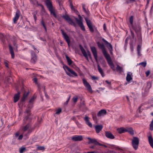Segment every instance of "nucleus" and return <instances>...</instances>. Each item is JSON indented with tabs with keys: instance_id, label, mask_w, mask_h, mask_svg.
Segmentation results:
<instances>
[{
	"instance_id": "nucleus-1",
	"label": "nucleus",
	"mask_w": 153,
	"mask_h": 153,
	"mask_svg": "<svg viewBox=\"0 0 153 153\" xmlns=\"http://www.w3.org/2000/svg\"><path fill=\"white\" fill-rule=\"evenodd\" d=\"M134 20V16H131L129 18L130 24L129 25V27L130 28L131 35L132 38L136 42L137 40L138 42L140 43L142 41V36L140 32V28L138 27V30H137L133 26V22Z\"/></svg>"
},
{
	"instance_id": "nucleus-2",
	"label": "nucleus",
	"mask_w": 153,
	"mask_h": 153,
	"mask_svg": "<svg viewBox=\"0 0 153 153\" xmlns=\"http://www.w3.org/2000/svg\"><path fill=\"white\" fill-rule=\"evenodd\" d=\"M20 129L21 130L23 131L24 132L26 131H27L26 134H24V136H26V137H27V136L29 135L33 130V128L31 127V125L30 124H28L24 126H21ZM23 134H24V132H23V134L20 135V133L19 131H17L14 134L13 137L16 138L18 137L17 140H21L23 137Z\"/></svg>"
},
{
	"instance_id": "nucleus-3",
	"label": "nucleus",
	"mask_w": 153,
	"mask_h": 153,
	"mask_svg": "<svg viewBox=\"0 0 153 153\" xmlns=\"http://www.w3.org/2000/svg\"><path fill=\"white\" fill-rule=\"evenodd\" d=\"M97 45L98 47L102 50L104 56L107 60L108 63L111 68L113 71H115L116 69L115 68L114 65L112 62L109 54L107 53L105 50L104 44L98 42H97Z\"/></svg>"
},
{
	"instance_id": "nucleus-4",
	"label": "nucleus",
	"mask_w": 153,
	"mask_h": 153,
	"mask_svg": "<svg viewBox=\"0 0 153 153\" xmlns=\"http://www.w3.org/2000/svg\"><path fill=\"white\" fill-rule=\"evenodd\" d=\"M72 11H73L75 13L78 15L79 19L75 17L77 23L80 27L81 29L84 31H85V28L82 22V19L80 15L79 14V12L77 10L74 8Z\"/></svg>"
},
{
	"instance_id": "nucleus-5",
	"label": "nucleus",
	"mask_w": 153,
	"mask_h": 153,
	"mask_svg": "<svg viewBox=\"0 0 153 153\" xmlns=\"http://www.w3.org/2000/svg\"><path fill=\"white\" fill-rule=\"evenodd\" d=\"M45 4L48 9L50 12L54 16L56 17L54 9L53 8L51 2L50 0H47L45 1Z\"/></svg>"
},
{
	"instance_id": "nucleus-6",
	"label": "nucleus",
	"mask_w": 153,
	"mask_h": 153,
	"mask_svg": "<svg viewBox=\"0 0 153 153\" xmlns=\"http://www.w3.org/2000/svg\"><path fill=\"white\" fill-rule=\"evenodd\" d=\"M63 68L65 70V72L67 75L70 76H71V74L76 76H78L76 73L73 70L69 68L66 65H64Z\"/></svg>"
},
{
	"instance_id": "nucleus-7",
	"label": "nucleus",
	"mask_w": 153,
	"mask_h": 153,
	"mask_svg": "<svg viewBox=\"0 0 153 153\" xmlns=\"http://www.w3.org/2000/svg\"><path fill=\"white\" fill-rule=\"evenodd\" d=\"M79 47L83 56L85 57L86 60L87 61H88V57H89L90 58H91V55L90 52L88 51L86 52L81 45H80Z\"/></svg>"
},
{
	"instance_id": "nucleus-8",
	"label": "nucleus",
	"mask_w": 153,
	"mask_h": 153,
	"mask_svg": "<svg viewBox=\"0 0 153 153\" xmlns=\"http://www.w3.org/2000/svg\"><path fill=\"white\" fill-rule=\"evenodd\" d=\"M139 143V140L138 137H134L133 139L132 140L131 144L133 148L137 150L138 147Z\"/></svg>"
},
{
	"instance_id": "nucleus-9",
	"label": "nucleus",
	"mask_w": 153,
	"mask_h": 153,
	"mask_svg": "<svg viewBox=\"0 0 153 153\" xmlns=\"http://www.w3.org/2000/svg\"><path fill=\"white\" fill-rule=\"evenodd\" d=\"M60 31L63 38L67 42L68 46H69L70 45V41L69 37L62 29H61Z\"/></svg>"
},
{
	"instance_id": "nucleus-10",
	"label": "nucleus",
	"mask_w": 153,
	"mask_h": 153,
	"mask_svg": "<svg viewBox=\"0 0 153 153\" xmlns=\"http://www.w3.org/2000/svg\"><path fill=\"white\" fill-rule=\"evenodd\" d=\"M85 19L90 31L91 32H94L93 25H92L91 21L87 17L85 18Z\"/></svg>"
},
{
	"instance_id": "nucleus-11",
	"label": "nucleus",
	"mask_w": 153,
	"mask_h": 153,
	"mask_svg": "<svg viewBox=\"0 0 153 153\" xmlns=\"http://www.w3.org/2000/svg\"><path fill=\"white\" fill-rule=\"evenodd\" d=\"M62 17L65 19L70 24L75 25L76 24L67 15H63Z\"/></svg>"
},
{
	"instance_id": "nucleus-12",
	"label": "nucleus",
	"mask_w": 153,
	"mask_h": 153,
	"mask_svg": "<svg viewBox=\"0 0 153 153\" xmlns=\"http://www.w3.org/2000/svg\"><path fill=\"white\" fill-rule=\"evenodd\" d=\"M132 80V73L131 72H128L127 74L126 77V80L127 81L126 83L124 84L125 85H127V84L129 83L130 81Z\"/></svg>"
},
{
	"instance_id": "nucleus-13",
	"label": "nucleus",
	"mask_w": 153,
	"mask_h": 153,
	"mask_svg": "<svg viewBox=\"0 0 153 153\" xmlns=\"http://www.w3.org/2000/svg\"><path fill=\"white\" fill-rule=\"evenodd\" d=\"M82 81L84 86L87 88V90L90 91H91L92 88L89 84L84 78L83 79Z\"/></svg>"
},
{
	"instance_id": "nucleus-14",
	"label": "nucleus",
	"mask_w": 153,
	"mask_h": 153,
	"mask_svg": "<svg viewBox=\"0 0 153 153\" xmlns=\"http://www.w3.org/2000/svg\"><path fill=\"white\" fill-rule=\"evenodd\" d=\"M90 48L95 59V60L97 61V55L96 48L94 46H91Z\"/></svg>"
},
{
	"instance_id": "nucleus-15",
	"label": "nucleus",
	"mask_w": 153,
	"mask_h": 153,
	"mask_svg": "<svg viewBox=\"0 0 153 153\" xmlns=\"http://www.w3.org/2000/svg\"><path fill=\"white\" fill-rule=\"evenodd\" d=\"M71 139L75 141H80L82 140V137L81 135H75L72 137Z\"/></svg>"
},
{
	"instance_id": "nucleus-16",
	"label": "nucleus",
	"mask_w": 153,
	"mask_h": 153,
	"mask_svg": "<svg viewBox=\"0 0 153 153\" xmlns=\"http://www.w3.org/2000/svg\"><path fill=\"white\" fill-rule=\"evenodd\" d=\"M107 112L105 109H102L99 111L97 114V116L98 117H102L106 115Z\"/></svg>"
},
{
	"instance_id": "nucleus-17",
	"label": "nucleus",
	"mask_w": 153,
	"mask_h": 153,
	"mask_svg": "<svg viewBox=\"0 0 153 153\" xmlns=\"http://www.w3.org/2000/svg\"><path fill=\"white\" fill-rule=\"evenodd\" d=\"M20 16V12L19 10H17L16 12L13 20L14 23H16V21L18 19Z\"/></svg>"
},
{
	"instance_id": "nucleus-18",
	"label": "nucleus",
	"mask_w": 153,
	"mask_h": 153,
	"mask_svg": "<svg viewBox=\"0 0 153 153\" xmlns=\"http://www.w3.org/2000/svg\"><path fill=\"white\" fill-rule=\"evenodd\" d=\"M96 132L98 133L102 130L103 126L102 125H96L94 126Z\"/></svg>"
},
{
	"instance_id": "nucleus-19",
	"label": "nucleus",
	"mask_w": 153,
	"mask_h": 153,
	"mask_svg": "<svg viewBox=\"0 0 153 153\" xmlns=\"http://www.w3.org/2000/svg\"><path fill=\"white\" fill-rule=\"evenodd\" d=\"M102 40L105 43L106 45V47L109 49L112 50V45L110 43H109L104 38L102 39Z\"/></svg>"
},
{
	"instance_id": "nucleus-20",
	"label": "nucleus",
	"mask_w": 153,
	"mask_h": 153,
	"mask_svg": "<svg viewBox=\"0 0 153 153\" xmlns=\"http://www.w3.org/2000/svg\"><path fill=\"white\" fill-rule=\"evenodd\" d=\"M89 118L88 117L86 116L84 118V120L85 121L86 124L89 127H91L92 126V123L89 120Z\"/></svg>"
},
{
	"instance_id": "nucleus-21",
	"label": "nucleus",
	"mask_w": 153,
	"mask_h": 153,
	"mask_svg": "<svg viewBox=\"0 0 153 153\" xmlns=\"http://www.w3.org/2000/svg\"><path fill=\"white\" fill-rule=\"evenodd\" d=\"M31 61L34 63L36 60L37 59V57L36 55L34 54L33 53V51H31Z\"/></svg>"
},
{
	"instance_id": "nucleus-22",
	"label": "nucleus",
	"mask_w": 153,
	"mask_h": 153,
	"mask_svg": "<svg viewBox=\"0 0 153 153\" xmlns=\"http://www.w3.org/2000/svg\"><path fill=\"white\" fill-rule=\"evenodd\" d=\"M20 94V92H18L17 93L15 94L14 97V102H16L19 100V98Z\"/></svg>"
},
{
	"instance_id": "nucleus-23",
	"label": "nucleus",
	"mask_w": 153,
	"mask_h": 153,
	"mask_svg": "<svg viewBox=\"0 0 153 153\" xmlns=\"http://www.w3.org/2000/svg\"><path fill=\"white\" fill-rule=\"evenodd\" d=\"M105 136L110 139H113L114 138V137L111 133L108 131L105 132Z\"/></svg>"
},
{
	"instance_id": "nucleus-24",
	"label": "nucleus",
	"mask_w": 153,
	"mask_h": 153,
	"mask_svg": "<svg viewBox=\"0 0 153 153\" xmlns=\"http://www.w3.org/2000/svg\"><path fill=\"white\" fill-rule=\"evenodd\" d=\"M9 47L12 58L13 59L14 58L15 55L13 48L10 45H9Z\"/></svg>"
},
{
	"instance_id": "nucleus-25",
	"label": "nucleus",
	"mask_w": 153,
	"mask_h": 153,
	"mask_svg": "<svg viewBox=\"0 0 153 153\" xmlns=\"http://www.w3.org/2000/svg\"><path fill=\"white\" fill-rule=\"evenodd\" d=\"M148 140L150 145L153 148V140L151 136L148 137Z\"/></svg>"
},
{
	"instance_id": "nucleus-26",
	"label": "nucleus",
	"mask_w": 153,
	"mask_h": 153,
	"mask_svg": "<svg viewBox=\"0 0 153 153\" xmlns=\"http://www.w3.org/2000/svg\"><path fill=\"white\" fill-rule=\"evenodd\" d=\"M98 69V71L100 74L101 75L102 77H104L105 76V75L103 73V71L102 69V68H100L99 65H97Z\"/></svg>"
},
{
	"instance_id": "nucleus-27",
	"label": "nucleus",
	"mask_w": 153,
	"mask_h": 153,
	"mask_svg": "<svg viewBox=\"0 0 153 153\" xmlns=\"http://www.w3.org/2000/svg\"><path fill=\"white\" fill-rule=\"evenodd\" d=\"M126 131L128 132L131 134L133 135L134 134V131L131 128H128L126 129Z\"/></svg>"
},
{
	"instance_id": "nucleus-28",
	"label": "nucleus",
	"mask_w": 153,
	"mask_h": 153,
	"mask_svg": "<svg viewBox=\"0 0 153 153\" xmlns=\"http://www.w3.org/2000/svg\"><path fill=\"white\" fill-rule=\"evenodd\" d=\"M117 130L119 133L121 134L124 132H126V128L122 127L120 128H118L117 129Z\"/></svg>"
},
{
	"instance_id": "nucleus-29",
	"label": "nucleus",
	"mask_w": 153,
	"mask_h": 153,
	"mask_svg": "<svg viewBox=\"0 0 153 153\" xmlns=\"http://www.w3.org/2000/svg\"><path fill=\"white\" fill-rule=\"evenodd\" d=\"M29 93V92H27V93H25L23 95L21 99V101H24L25 100Z\"/></svg>"
},
{
	"instance_id": "nucleus-30",
	"label": "nucleus",
	"mask_w": 153,
	"mask_h": 153,
	"mask_svg": "<svg viewBox=\"0 0 153 153\" xmlns=\"http://www.w3.org/2000/svg\"><path fill=\"white\" fill-rule=\"evenodd\" d=\"M65 57L66 59L67 60V62L68 63V64L69 65H70L71 64L72 61V60L70 59V58L67 55H65Z\"/></svg>"
},
{
	"instance_id": "nucleus-31",
	"label": "nucleus",
	"mask_w": 153,
	"mask_h": 153,
	"mask_svg": "<svg viewBox=\"0 0 153 153\" xmlns=\"http://www.w3.org/2000/svg\"><path fill=\"white\" fill-rule=\"evenodd\" d=\"M88 139L89 140L90 143L97 144V141L95 140L92 139L89 137H88Z\"/></svg>"
},
{
	"instance_id": "nucleus-32",
	"label": "nucleus",
	"mask_w": 153,
	"mask_h": 153,
	"mask_svg": "<svg viewBox=\"0 0 153 153\" xmlns=\"http://www.w3.org/2000/svg\"><path fill=\"white\" fill-rule=\"evenodd\" d=\"M26 148L24 147H22L19 149V152L20 153H22L26 150Z\"/></svg>"
},
{
	"instance_id": "nucleus-33",
	"label": "nucleus",
	"mask_w": 153,
	"mask_h": 153,
	"mask_svg": "<svg viewBox=\"0 0 153 153\" xmlns=\"http://www.w3.org/2000/svg\"><path fill=\"white\" fill-rule=\"evenodd\" d=\"M35 98V97L34 96L32 97L29 101V104H31L33 102Z\"/></svg>"
},
{
	"instance_id": "nucleus-34",
	"label": "nucleus",
	"mask_w": 153,
	"mask_h": 153,
	"mask_svg": "<svg viewBox=\"0 0 153 153\" xmlns=\"http://www.w3.org/2000/svg\"><path fill=\"white\" fill-rule=\"evenodd\" d=\"M117 69L118 71L120 72H121L122 71V68L118 65H117Z\"/></svg>"
},
{
	"instance_id": "nucleus-35",
	"label": "nucleus",
	"mask_w": 153,
	"mask_h": 153,
	"mask_svg": "<svg viewBox=\"0 0 153 153\" xmlns=\"http://www.w3.org/2000/svg\"><path fill=\"white\" fill-rule=\"evenodd\" d=\"M41 23L42 25L43 26V27L44 28V29L45 30V31L46 32H47V28H46V27L45 25V24L44 22H43V21L42 20L41 21Z\"/></svg>"
},
{
	"instance_id": "nucleus-36",
	"label": "nucleus",
	"mask_w": 153,
	"mask_h": 153,
	"mask_svg": "<svg viewBox=\"0 0 153 153\" xmlns=\"http://www.w3.org/2000/svg\"><path fill=\"white\" fill-rule=\"evenodd\" d=\"M150 129L152 131L153 130V120L150 124Z\"/></svg>"
},
{
	"instance_id": "nucleus-37",
	"label": "nucleus",
	"mask_w": 153,
	"mask_h": 153,
	"mask_svg": "<svg viewBox=\"0 0 153 153\" xmlns=\"http://www.w3.org/2000/svg\"><path fill=\"white\" fill-rule=\"evenodd\" d=\"M83 10V11L87 15L89 14V13L88 10H87L85 8L84 6H82Z\"/></svg>"
},
{
	"instance_id": "nucleus-38",
	"label": "nucleus",
	"mask_w": 153,
	"mask_h": 153,
	"mask_svg": "<svg viewBox=\"0 0 153 153\" xmlns=\"http://www.w3.org/2000/svg\"><path fill=\"white\" fill-rule=\"evenodd\" d=\"M139 65H141L143 67H145L146 65V62H141L138 64Z\"/></svg>"
},
{
	"instance_id": "nucleus-39",
	"label": "nucleus",
	"mask_w": 153,
	"mask_h": 153,
	"mask_svg": "<svg viewBox=\"0 0 153 153\" xmlns=\"http://www.w3.org/2000/svg\"><path fill=\"white\" fill-rule=\"evenodd\" d=\"M130 37H127L125 39V46L126 47L127 46L128 44V41Z\"/></svg>"
},
{
	"instance_id": "nucleus-40",
	"label": "nucleus",
	"mask_w": 153,
	"mask_h": 153,
	"mask_svg": "<svg viewBox=\"0 0 153 153\" xmlns=\"http://www.w3.org/2000/svg\"><path fill=\"white\" fill-rule=\"evenodd\" d=\"M62 111V109L60 108H59L58 109H57L56 110V114H59Z\"/></svg>"
},
{
	"instance_id": "nucleus-41",
	"label": "nucleus",
	"mask_w": 153,
	"mask_h": 153,
	"mask_svg": "<svg viewBox=\"0 0 153 153\" xmlns=\"http://www.w3.org/2000/svg\"><path fill=\"white\" fill-rule=\"evenodd\" d=\"M38 149L40 150H44L45 148L44 146H38L37 147Z\"/></svg>"
},
{
	"instance_id": "nucleus-42",
	"label": "nucleus",
	"mask_w": 153,
	"mask_h": 153,
	"mask_svg": "<svg viewBox=\"0 0 153 153\" xmlns=\"http://www.w3.org/2000/svg\"><path fill=\"white\" fill-rule=\"evenodd\" d=\"M78 98L76 97H74L72 99V100L74 103H76L77 101Z\"/></svg>"
},
{
	"instance_id": "nucleus-43",
	"label": "nucleus",
	"mask_w": 153,
	"mask_h": 153,
	"mask_svg": "<svg viewBox=\"0 0 153 153\" xmlns=\"http://www.w3.org/2000/svg\"><path fill=\"white\" fill-rule=\"evenodd\" d=\"M137 51H141V46L139 45H138L137 46Z\"/></svg>"
},
{
	"instance_id": "nucleus-44",
	"label": "nucleus",
	"mask_w": 153,
	"mask_h": 153,
	"mask_svg": "<svg viewBox=\"0 0 153 153\" xmlns=\"http://www.w3.org/2000/svg\"><path fill=\"white\" fill-rule=\"evenodd\" d=\"M126 3L128 4V3L132 2L135 1V0H125Z\"/></svg>"
},
{
	"instance_id": "nucleus-45",
	"label": "nucleus",
	"mask_w": 153,
	"mask_h": 153,
	"mask_svg": "<svg viewBox=\"0 0 153 153\" xmlns=\"http://www.w3.org/2000/svg\"><path fill=\"white\" fill-rule=\"evenodd\" d=\"M70 99V96L69 97H68V98L67 100L64 103L65 105H67L68 104V101H69Z\"/></svg>"
},
{
	"instance_id": "nucleus-46",
	"label": "nucleus",
	"mask_w": 153,
	"mask_h": 153,
	"mask_svg": "<svg viewBox=\"0 0 153 153\" xmlns=\"http://www.w3.org/2000/svg\"><path fill=\"white\" fill-rule=\"evenodd\" d=\"M151 87V83L150 82H148L147 83V88H149Z\"/></svg>"
},
{
	"instance_id": "nucleus-47",
	"label": "nucleus",
	"mask_w": 153,
	"mask_h": 153,
	"mask_svg": "<svg viewBox=\"0 0 153 153\" xmlns=\"http://www.w3.org/2000/svg\"><path fill=\"white\" fill-rule=\"evenodd\" d=\"M76 123L77 125V126L79 128H81L82 127V125L78 121L76 122Z\"/></svg>"
},
{
	"instance_id": "nucleus-48",
	"label": "nucleus",
	"mask_w": 153,
	"mask_h": 153,
	"mask_svg": "<svg viewBox=\"0 0 153 153\" xmlns=\"http://www.w3.org/2000/svg\"><path fill=\"white\" fill-rule=\"evenodd\" d=\"M32 47L34 49V50L35 51L36 53H38L39 52V51L36 49L35 47V46L34 45H32Z\"/></svg>"
},
{
	"instance_id": "nucleus-49",
	"label": "nucleus",
	"mask_w": 153,
	"mask_h": 153,
	"mask_svg": "<svg viewBox=\"0 0 153 153\" xmlns=\"http://www.w3.org/2000/svg\"><path fill=\"white\" fill-rule=\"evenodd\" d=\"M150 71L149 70H148L147 71H146V76H148L150 74Z\"/></svg>"
},
{
	"instance_id": "nucleus-50",
	"label": "nucleus",
	"mask_w": 153,
	"mask_h": 153,
	"mask_svg": "<svg viewBox=\"0 0 153 153\" xmlns=\"http://www.w3.org/2000/svg\"><path fill=\"white\" fill-rule=\"evenodd\" d=\"M91 79L92 80H95L98 79V77L94 76H91Z\"/></svg>"
},
{
	"instance_id": "nucleus-51",
	"label": "nucleus",
	"mask_w": 153,
	"mask_h": 153,
	"mask_svg": "<svg viewBox=\"0 0 153 153\" xmlns=\"http://www.w3.org/2000/svg\"><path fill=\"white\" fill-rule=\"evenodd\" d=\"M105 82L107 84H108L110 86V85H111V82H110L108 80H105Z\"/></svg>"
},
{
	"instance_id": "nucleus-52",
	"label": "nucleus",
	"mask_w": 153,
	"mask_h": 153,
	"mask_svg": "<svg viewBox=\"0 0 153 153\" xmlns=\"http://www.w3.org/2000/svg\"><path fill=\"white\" fill-rule=\"evenodd\" d=\"M92 117L93 120L95 121L97 120V116L96 115H92Z\"/></svg>"
},
{
	"instance_id": "nucleus-53",
	"label": "nucleus",
	"mask_w": 153,
	"mask_h": 153,
	"mask_svg": "<svg viewBox=\"0 0 153 153\" xmlns=\"http://www.w3.org/2000/svg\"><path fill=\"white\" fill-rule=\"evenodd\" d=\"M137 55L139 57H140L142 55L140 51H137Z\"/></svg>"
},
{
	"instance_id": "nucleus-54",
	"label": "nucleus",
	"mask_w": 153,
	"mask_h": 153,
	"mask_svg": "<svg viewBox=\"0 0 153 153\" xmlns=\"http://www.w3.org/2000/svg\"><path fill=\"white\" fill-rule=\"evenodd\" d=\"M103 29L105 31H106V26L105 24H104L103 25Z\"/></svg>"
},
{
	"instance_id": "nucleus-55",
	"label": "nucleus",
	"mask_w": 153,
	"mask_h": 153,
	"mask_svg": "<svg viewBox=\"0 0 153 153\" xmlns=\"http://www.w3.org/2000/svg\"><path fill=\"white\" fill-rule=\"evenodd\" d=\"M70 7L72 10H73V9L74 8V7L73 5L71 3L70 4Z\"/></svg>"
},
{
	"instance_id": "nucleus-56",
	"label": "nucleus",
	"mask_w": 153,
	"mask_h": 153,
	"mask_svg": "<svg viewBox=\"0 0 153 153\" xmlns=\"http://www.w3.org/2000/svg\"><path fill=\"white\" fill-rule=\"evenodd\" d=\"M33 80V81L34 82H35L36 83L37 82V79L36 78H34Z\"/></svg>"
},
{
	"instance_id": "nucleus-57",
	"label": "nucleus",
	"mask_w": 153,
	"mask_h": 153,
	"mask_svg": "<svg viewBox=\"0 0 153 153\" xmlns=\"http://www.w3.org/2000/svg\"><path fill=\"white\" fill-rule=\"evenodd\" d=\"M4 64H5V66L6 67H7L8 68V64L6 62H5Z\"/></svg>"
},
{
	"instance_id": "nucleus-58",
	"label": "nucleus",
	"mask_w": 153,
	"mask_h": 153,
	"mask_svg": "<svg viewBox=\"0 0 153 153\" xmlns=\"http://www.w3.org/2000/svg\"><path fill=\"white\" fill-rule=\"evenodd\" d=\"M33 17L35 21H36V16L35 14H33Z\"/></svg>"
},
{
	"instance_id": "nucleus-59",
	"label": "nucleus",
	"mask_w": 153,
	"mask_h": 153,
	"mask_svg": "<svg viewBox=\"0 0 153 153\" xmlns=\"http://www.w3.org/2000/svg\"><path fill=\"white\" fill-rule=\"evenodd\" d=\"M45 96L47 98H49V97L48 96V95H47V94L45 92Z\"/></svg>"
},
{
	"instance_id": "nucleus-60",
	"label": "nucleus",
	"mask_w": 153,
	"mask_h": 153,
	"mask_svg": "<svg viewBox=\"0 0 153 153\" xmlns=\"http://www.w3.org/2000/svg\"><path fill=\"white\" fill-rule=\"evenodd\" d=\"M97 145H100V146H104L103 145L99 143L98 142H97Z\"/></svg>"
},
{
	"instance_id": "nucleus-61",
	"label": "nucleus",
	"mask_w": 153,
	"mask_h": 153,
	"mask_svg": "<svg viewBox=\"0 0 153 153\" xmlns=\"http://www.w3.org/2000/svg\"><path fill=\"white\" fill-rule=\"evenodd\" d=\"M149 0H147V4H149Z\"/></svg>"
},
{
	"instance_id": "nucleus-62",
	"label": "nucleus",
	"mask_w": 153,
	"mask_h": 153,
	"mask_svg": "<svg viewBox=\"0 0 153 153\" xmlns=\"http://www.w3.org/2000/svg\"><path fill=\"white\" fill-rule=\"evenodd\" d=\"M26 111L27 113H29L30 111L29 110H27Z\"/></svg>"
},
{
	"instance_id": "nucleus-63",
	"label": "nucleus",
	"mask_w": 153,
	"mask_h": 153,
	"mask_svg": "<svg viewBox=\"0 0 153 153\" xmlns=\"http://www.w3.org/2000/svg\"><path fill=\"white\" fill-rule=\"evenodd\" d=\"M126 98H127V100H128H128H129V99H128V96H126Z\"/></svg>"
},
{
	"instance_id": "nucleus-64",
	"label": "nucleus",
	"mask_w": 153,
	"mask_h": 153,
	"mask_svg": "<svg viewBox=\"0 0 153 153\" xmlns=\"http://www.w3.org/2000/svg\"><path fill=\"white\" fill-rule=\"evenodd\" d=\"M87 153H94V152H88Z\"/></svg>"
}]
</instances>
